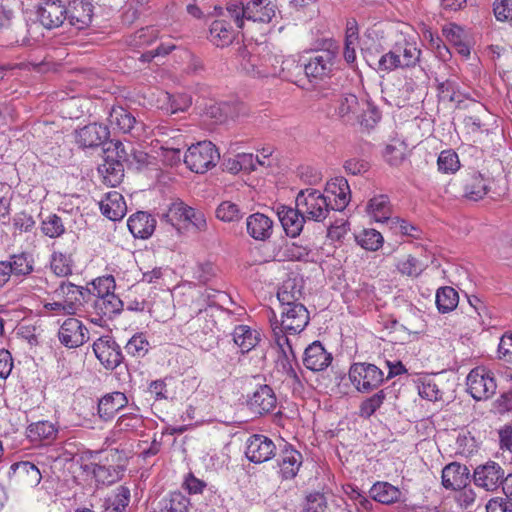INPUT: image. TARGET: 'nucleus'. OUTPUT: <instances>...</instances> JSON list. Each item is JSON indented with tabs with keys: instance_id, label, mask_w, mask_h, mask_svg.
I'll return each mask as SVG.
<instances>
[{
	"instance_id": "nucleus-47",
	"label": "nucleus",
	"mask_w": 512,
	"mask_h": 512,
	"mask_svg": "<svg viewBox=\"0 0 512 512\" xmlns=\"http://www.w3.org/2000/svg\"><path fill=\"white\" fill-rule=\"evenodd\" d=\"M356 241L362 248L376 251L383 244V236L375 229H365L356 236Z\"/></svg>"
},
{
	"instance_id": "nucleus-43",
	"label": "nucleus",
	"mask_w": 512,
	"mask_h": 512,
	"mask_svg": "<svg viewBox=\"0 0 512 512\" xmlns=\"http://www.w3.org/2000/svg\"><path fill=\"white\" fill-rule=\"evenodd\" d=\"M28 437L33 441L52 440L56 437L57 429L49 421L32 423L28 427Z\"/></svg>"
},
{
	"instance_id": "nucleus-42",
	"label": "nucleus",
	"mask_w": 512,
	"mask_h": 512,
	"mask_svg": "<svg viewBox=\"0 0 512 512\" xmlns=\"http://www.w3.org/2000/svg\"><path fill=\"white\" fill-rule=\"evenodd\" d=\"M157 37L158 30L152 26H147L130 35L127 43L134 49H140L151 45Z\"/></svg>"
},
{
	"instance_id": "nucleus-16",
	"label": "nucleus",
	"mask_w": 512,
	"mask_h": 512,
	"mask_svg": "<svg viewBox=\"0 0 512 512\" xmlns=\"http://www.w3.org/2000/svg\"><path fill=\"white\" fill-rule=\"evenodd\" d=\"M37 15L45 28L54 29L66 19V6L61 0H46L39 6Z\"/></svg>"
},
{
	"instance_id": "nucleus-64",
	"label": "nucleus",
	"mask_w": 512,
	"mask_h": 512,
	"mask_svg": "<svg viewBox=\"0 0 512 512\" xmlns=\"http://www.w3.org/2000/svg\"><path fill=\"white\" fill-rule=\"evenodd\" d=\"M325 509L326 501L322 494L314 493L307 496L306 512H324Z\"/></svg>"
},
{
	"instance_id": "nucleus-27",
	"label": "nucleus",
	"mask_w": 512,
	"mask_h": 512,
	"mask_svg": "<svg viewBox=\"0 0 512 512\" xmlns=\"http://www.w3.org/2000/svg\"><path fill=\"white\" fill-rule=\"evenodd\" d=\"M278 217L283 229L290 237L298 236L303 229L304 223L307 221L302 213L298 211V207L282 206L278 210Z\"/></svg>"
},
{
	"instance_id": "nucleus-40",
	"label": "nucleus",
	"mask_w": 512,
	"mask_h": 512,
	"mask_svg": "<svg viewBox=\"0 0 512 512\" xmlns=\"http://www.w3.org/2000/svg\"><path fill=\"white\" fill-rule=\"evenodd\" d=\"M189 500L180 492L171 493L158 503L154 512H188Z\"/></svg>"
},
{
	"instance_id": "nucleus-38",
	"label": "nucleus",
	"mask_w": 512,
	"mask_h": 512,
	"mask_svg": "<svg viewBox=\"0 0 512 512\" xmlns=\"http://www.w3.org/2000/svg\"><path fill=\"white\" fill-rule=\"evenodd\" d=\"M302 289L295 279H287L278 290L277 298L282 307L299 304L302 298Z\"/></svg>"
},
{
	"instance_id": "nucleus-17",
	"label": "nucleus",
	"mask_w": 512,
	"mask_h": 512,
	"mask_svg": "<svg viewBox=\"0 0 512 512\" xmlns=\"http://www.w3.org/2000/svg\"><path fill=\"white\" fill-rule=\"evenodd\" d=\"M93 18V5L90 0H72L66 8V19L77 29L88 27Z\"/></svg>"
},
{
	"instance_id": "nucleus-35",
	"label": "nucleus",
	"mask_w": 512,
	"mask_h": 512,
	"mask_svg": "<svg viewBox=\"0 0 512 512\" xmlns=\"http://www.w3.org/2000/svg\"><path fill=\"white\" fill-rule=\"evenodd\" d=\"M98 172L103 182L112 187L118 185L124 177V167L120 160L105 159V161L99 165Z\"/></svg>"
},
{
	"instance_id": "nucleus-56",
	"label": "nucleus",
	"mask_w": 512,
	"mask_h": 512,
	"mask_svg": "<svg viewBox=\"0 0 512 512\" xmlns=\"http://www.w3.org/2000/svg\"><path fill=\"white\" fill-rule=\"evenodd\" d=\"M397 269L404 275L416 277L421 274L424 267L418 259L411 255H407L398 261Z\"/></svg>"
},
{
	"instance_id": "nucleus-15",
	"label": "nucleus",
	"mask_w": 512,
	"mask_h": 512,
	"mask_svg": "<svg viewBox=\"0 0 512 512\" xmlns=\"http://www.w3.org/2000/svg\"><path fill=\"white\" fill-rule=\"evenodd\" d=\"M325 193L327 194L331 209L335 211L344 210L351 199L350 186L344 177H335L328 181Z\"/></svg>"
},
{
	"instance_id": "nucleus-36",
	"label": "nucleus",
	"mask_w": 512,
	"mask_h": 512,
	"mask_svg": "<svg viewBox=\"0 0 512 512\" xmlns=\"http://www.w3.org/2000/svg\"><path fill=\"white\" fill-rule=\"evenodd\" d=\"M94 309L97 315L111 319L121 313L123 310V302L115 293H112L100 297V299H96Z\"/></svg>"
},
{
	"instance_id": "nucleus-28",
	"label": "nucleus",
	"mask_w": 512,
	"mask_h": 512,
	"mask_svg": "<svg viewBox=\"0 0 512 512\" xmlns=\"http://www.w3.org/2000/svg\"><path fill=\"white\" fill-rule=\"evenodd\" d=\"M303 462L302 454L292 446H285L280 454L279 467L283 479H293Z\"/></svg>"
},
{
	"instance_id": "nucleus-8",
	"label": "nucleus",
	"mask_w": 512,
	"mask_h": 512,
	"mask_svg": "<svg viewBox=\"0 0 512 512\" xmlns=\"http://www.w3.org/2000/svg\"><path fill=\"white\" fill-rule=\"evenodd\" d=\"M349 379L358 392L368 393L384 382V372L366 362L354 363L349 369Z\"/></svg>"
},
{
	"instance_id": "nucleus-3",
	"label": "nucleus",
	"mask_w": 512,
	"mask_h": 512,
	"mask_svg": "<svg viewBox=\"0 0 512 512\" xmlns=\"http://www.w3.org/2000/svg\"><path fill=\"white\" fill-rule=\"evenodd\" d=\"M280 56L262 48L261 53L242 52V69L252 77H282L288 78L289 75L283 73L285 68L278 66Z\"/></svg>"
},
{
	"instance_id": "nucleus-29",
	"label": "nucleus",
	"mask_w": 512,
	"mask_h": 512,
	"mask_svg": "<svg viewBox=\"0 0 512 512\" xmlns=\"http://www.w3.org/2000/svg\"><path fill=\"white\" fill-rule=\"evenodd\" d=\"M489 190V180L480 173L472 172L463 179L464 197L471 201L481 200Z\"/></svg>"
},
{
	"instance_id": "nucleus-49",
	"label": "nucleus",
	"mask_w": 512,
	"mask_h": 512,
	"mask_svg": "<svg viewBox=\"0 0 512 512\" xmlns=\"http://www.w3.org/2000/svg\"><path fill=\"white\" fill-rule=\"evenodd\" d=\"M437 165L442 173H455L460 168L458 154L452 149L443 150L438 156Z\"/></svg>"
},
{
	"instance_id": "nucleus-58",
	"label": "nucleus",
	"mask_w": 512,
	"mask_h": 512,
	"mask_svg": "<svg viewBox=\"0 0 512 512\" xmlns=\"http://www.w3.org/2000/svg\"><path fill=\"white\" fill-rule=\"evenodd\" d=\"M192 227L195 231L201 232L207 229V221L205 214L200 211L190 207V210L187 212V218H185L184 229H188Z\"/></svg>"
},
{
	"instance_id": "nucleus-18",
	"label": "nucleus",
	"mask_w": 512,
	"mask_h": 512,
	"mask_svg": "<svg viewBox=\"0 0 512 512\" xmlns=\"http://www.w3.org/2000/svg\"><path fill=\"white\" fill-rule=\"evenodd\" d=\"M83 287L77 286L71 282L62 281L60 285L52 292L53 298L61 301L74 315L82 305L84 296Z\"/></svg>"
},
{
	"instance_id": "nucleus-9",
	"label": "nucleus",
	"mask_w": 512,
	"mask_h": 512,
	"mask_svg": "<svg viewBox=\"0 0 512 512\" xmlns=\"http://www.w3.org/2000/svg\"><path fill=\"white\" fill-rule=\"evenodd\" d=\"M466 385L467 391L477 401L491 398L497 389L493 372L483 366L476 367L469 372Z\"/></svg>"
},
{
	"instance_id": "nucleus-53",
	"label": "nucleus",
	"mask_w": 512,
	"mask_h": 512,
	"mask_svg": "<svg viewBox=\"0 0 512 512\" xmlns=\"http://www.w3.org/2000/svg\"><path fill=\"white\" fill-rule=\"evenodd\" d=\"M244 213L233 202L224 201L216 209V217L223 222L239 221Z\"/></svg>"
},
{
	"instance_id": "nucleus-45",
	"label": "nucleus",
	"mask_w": 512,
	"mask_h": 512,
	"mask_svg": "<svg viewBox=\"0 0 512 512\" xmlns=\"http://www.w3.org/2000/svg\"><path fill=\"white\" fill-rule=\"evenodd\" d=\"M6 261L14 276H27L34 269L33 260L27 253L11 255Z\"/></svg>"
},
{
	"instance_id": "nucleus-30",
	"label": "nucleus",
	"mask_w": 512,
	"mask_h": 512,
	"mask_svg": "<svg viewBox=\"0 0 512 512\" xmlns=\"http://www.w3.org/2000/svg\"><path fill=\"white\" fill-rule=\"evenodd\" d=\"M127 404L128 399L124 393L117 391L107 394L98 403V414L103 420L108 421Z\"/></svg>"
},
{
	"instance_id": "nucleus-37",
	"label": "nucleus",
	"mask_w": 512,
	"mask_h": 512,
	"mask_svg": "<svg viewBox=\"0 0 512 512\" xmlns=\"http://www.w3.org/2000/svg\"><path fill=\"white\" fill-rule=\"evenodd\" d=\"M277 347L279 349V356L276 363L278 370H281L286 375L285 380H290L292 382L298 381L297 373L293 367L295 355L290 341H288V345H285L284 347Z\"/></svg>"
},
{
	"instance_id": "nucleus-14",
	"label": "nucleus",
	"mask_w": 512,
	"mask_h": 512,
	"mask_svg": "<svg viewBox=\"0 0 512 512\" xmlns=\"http://www.w3.org/2000/svg\"><path fill=\"white\" fill-rule=\"evenodd\" d=\"M474 483L486 491L496 490L504 483V471L498 463L488 462L478 466L474 471Z\"/></svg>"
},
{
	"instance_id": "nucleus-50",
	"label": "nucleus",
	"mask_w": 512,
	"mask_h": 512,
	"mask_svg": "<svg viewBox=\"0 0 512 512\" xmlns=\"http://www.w3.org/2000/svg\"><path fill=\"white\" fill-rule=\"evenodd\" d=\"M91 293L96 299L115 293L116 283L112 275H104L94 279L91 283Z\"/></svg>"
},
{
	"instance_id": "nucleus-41",
	"label": "nucleus",
	"mask_w": 512,
	"mask_h": 512,
	"mask_svg": "<svg viewBox=\"0 0 512 512\" xmlns=\"http://www.w3.org/2000/svg\"><path fill=\"white\" fill-rule=\"evenodd\" d=\"M362 103L360 104L357 97L354 94H345L339 99V104L336 108L337 114L348 120H356Z\"/></svg>"
},
{
	"instance_id": "nucleus-4",
	"label": "nucleus",
	"mask_w": 512,
	"mask_h": 512,
	"mask_svg": "<svg viewBox=\"0 0 512 512\" xmlns=\"http://www.w3.org/2000/svg\"><path fill=\"white\" fill-rule=\"evenodd\" d=\"M421 50L408 40L397 42L393 49L378 60V70L390 72L398 68L414 67L420 60Z\"/></svg>"
},
{
	"instance_id": "nucleus-54",
	"label": "nucleus",
	"mask_w": 512,
	"mask_h": 512,
	"mask_svg": "<svg viewBox=\"0 0 512 512\" xmlns=\"http://www.w3.org/2000/svg\"><path fill=\"white\" fill-rule=\"evenodd\" d=\"M386 393L379 390L372 396L366 398L360 405V415L365 418L371 417L384 403Z\"/></svg>"
},
{
	"instance_id": "nucleus-24",
	"label": "nucleus",
	"mask_w": 512,
	"mask_h": 512,
	"mask_svg": "<svg viewBox=\"0 0 512 512\" xmlns=\"http://www.w3.org/2000/svg\"><path fill=\"white\" fill-rule=\"evenodd\" d=\"M231 18L227 11L221 13L210 25V41L216 46H227L234 40L235 33L232 25L227 21Z\"/></svg>"
},
{
	"instance_id": "nucleus-19",
	"label": "nucleus",
	"mask_w": 512,
	"mask_h": 512,
	"mask_svg": "<svg viewBox=\"0 0 512 512\" xmlns=\"http://www.w3.org/2000/svg\"><path fill=\"white\" fill-rule=\"evenodd\" d=\"M276 396L268 385H260L247 400L249 409L258 415L269 413L276 407Z\"/></svg>"
},
{
	"instance_id": "nucleus-6",
	"label": "nucleus",
	"mask_w": 512,
	"mask_h": 512,
	"mask_svg": "<svg viewBox=\"0 0 512 512\" xmlns=\"http://www.w3.org/2000/svg\"><path fill=\"white\" fill-rule=\"evenodd\" d=\"M337 68V51L330 48L313 52L303 64L304 72L310 81L330 78Z\"/></svg>"
},
{
	"instance_id": "nucleus-63",
	"label": "nucleus",
	"mask_w": 512,
	"mask_h": 512,
	"mask_svg": "<svg viewBox=\"0 0 512 512\" xmlns=\"http://www.w3.org/2000/svg\"><path fill=\"white\" fill-rule=\"evenodd\" d=\"M499 357L507 362H512V333H505L498 345Z\"/></svg>"
},
{
	"instance_id": "nucleus-52",
	"label": "nucleus",
	"mask_w": 512,
	"mask_h": 512,
	"mask_svg": "<svg viewBox=\"0 0 512 512\" xmlns=\"http://www.w3.org/2000/svg\"><path fill=\"white\" fill-rule=\"evenodd\" d=\"M85 470L90 471L95 480L98 483L109 485L116 481L117 473L115 469H111L110 467H105L99 464H87L84 467Z\"/></svg>"
},
{
	"instance_id": "nucleus-46",
	"label": "nucleus",
	"mask_w": 512,
	"mask_h": 512,
	"mask_svg": "<svg viewBox=\"0 0 512 512\" xmlns=\"http://www.w3.org/2000/svg\"><path fill=\"white\" fill-rule=\"evenodd\" d=\"M381 118V112L368 101L362 102L361 110L356 121L363 127L373 128Z\"/></svg>"
},
{
	"instance_id": "nucleus-55",
	"label": "nucleus",
	"mask_w": 512,
	"mask_h": 512,
	"mask_svg": "<svg viewBox=\"0 0 512 512\" xmlns=\"http://www.w3.org/2000/svg\"><path fill=\"white\" fill-rule=\"evenodd\" d=\"M41 230L46 236L56 238L65 232V227L61 217L50 214L42 221Z\"/></svg>"
},
{
	"instance_id": "nucleus-13",
	"label": "nucleus",
	"mask_w": 512,
	"mask_h": 512,
	"mask_svg": "<svg viewBox=\"0 0 512 512\" xmlns=\"http://www.w3.org/2000/svg\"><path fill=\"white\" fill-rule=\"evenodd\" d=\"M276 451L272 440L264 435H252L246 442V457L254 463H263L270 460Z\"/></svg>"
},
{
	"instance_id": "nucleus-33",
	"label": "nucleus",
	"mask_w": 512,
	"mask_h": 512,
	"mask_svg": "<svg viewBox=\"0 0 512 512\" xmlns=\"http://www.w3.org/2000/svg\"><path fill=\"white\" fill-rule=\"evenodd\" d=\"M367 214L376 222H390L391 205L387 195H376L371 198L366 206Z\"/></svg>"
},
{
	"instance_id": "nucleus-5",
	"label": "nucleus",
	"mask_w": 512,
	"mask_h": 512,
	"mask_svg": "<svg viewBox=\"0 0 512 512\" xmlns=\"http://www.w3.org/2000/svg\"><path fill=\"white\" fill-rule=\"evenodd\" d=\"M296 207L306 220L322 222L331 209L328 197L315 188L302 189L295 199Z\"/></svg>"
},
{
	"instance_id": "nucleus-11",
	"label": "nucleus",
	"mask_w": 512,
	"mask_h": 512,
	"mask_svg": "<svg viewBox=\"0 0 512 512\" xmlns=\"http://www.w3.org/2000/svg\"><path fill=\"white\" fill-rule=\"evenodd\" d=\"M58 338L65 347L77 348L89 340V332L80 320L70 317L60 326Z\"/></svg>"
},
{
	"instance_id": "nucleus-12",
	"label": "nucleus",
	"mask_w": 512,
	"mask_h": 512,
	"mask_svg": "<svg viewBox=\"0 0 512 512\" xmlns=\"http://www.w3.org/2000/svg\"><path fill=\"white\" fill-rule=\"evenodd\" d=\"M109 127L114 131L130 133L133 136H139L143 130L144 124L125 108L121 106L112 107L108 116Z\"/></svg>"
},
{
	"instance_id": "nucleus-2",
	"label": "nucleus",
	"mask_w": 512,
	"mask_h": 512,
	"mask_svg": "<svg viewBox=\"0 0 512 512\" xmlns=\"http://www.w3.org/2000/svg\"><path fill=\"white\" fill-rule=\"evenodd\" d=\"M227 13L241 29L245 20L269 23L276 15V5L270 0H250L246 4L232 0L227 4Z\"/></svg>"
},
{
	"instance_id": "nucleus-25",
	"label": "nucleus",
	"mask_w": 512,
	"mask_h": 512,
	"mask_svg": "<svg viewBox=\"0 0 512 512\" xmlns=\"http://www.w3.org/2000/svg\"><path fill=\"white\" fill-rule=\"evenodd\" d=\"M246 230L253 239L265 241L273 233V221L263 213H254L246 219Z\"/></svg>"
},
{
	"instance_id": "nucleus-21",
	"label": "nucleus",
	"mask_w": 512,
	"mask_h": 512,
	"mask_svg": "<svg viewBox=\"0 0 512 512\" xmlns=\"http://www.w3.org/2000/svg\"><path fill=\"white\" fill-rule=\"evenodd\" d=\"M109 137L107 126L92 123L76 131V142L82 148H92L101 145Z\"/></svg>"
},
{
	"instance_id": "nucleus-62",
	"label": "nucleus",
	"mask_w": 512,
	"mask_h": 512,
	"mask_svg": "<svg viewBox=\"0 0 512 512\" xmlns=\"http://www.w3.org/2000/svg\"><path fill=\"white\" fill-rule=\"evenodd\" d=\"M486 512H512V501L506 497L490 499L486 506Z\"/></svg>"
},
{
	"instance_id": "nucleus-20",
	"label": "nucleus",
	"mask_w": 512,
	"mask_h": 512,
	"mask_svg": "<svg viewBox=\"0 0 512 512\" xmlns=\"http://www.w3.org/2000/svg\"><path fill=\"white\" fill-rule=\"evenodd\" d=\"M331 362V353L327 352L319 341L313 342L304 351L303 364L311 371H323Z\"/></svg>"
},
{
	"instance_id": "nucleus-34",
	"label": "nucleus",
	"mask_w": 512,
	"mask_h": 512,
	"mask_svg": "<svg viewBox=\"0 0 512 512\" xmlns=\"http://www.w3.org/2000/svg\"><path fill=\"white\" fill-rule=\"evenodd\" d=\"M13 474L25 485L34 487L42 479V475L36 465L28 461L14 463L11 466Z\"/></svg>"
},
{
	"instance_id": "nucleus-39",
	"label": "nucleus",
	"mask_w": 512,
	"mask_h": 512,
	"mask_svg": "<svg viewBox=\"0 0 512 512\" xmlns=\"http://www.w3.org/2000/svg\"><path fill=\"white\" fill-rule=\"evenodd\" d=\"M190 207L181 201L172 203L167 212L163 214V219L174 227L177 231L184 229L185 218Z\"/></svg>"
},
{
	"instance_id": "nucleus-10",
	"label": "nucleus",
	"mask_w": 512,
	"mask_h": 512,
	"mask_svg": "<svg viewBox=\"0 0 512 512\" xmlns=\"http://www.w3.org/2000/svg\"><path fill=\"white\" fill-rule=\"evenodd\" d=\"M93 351L106 369L113 370L122 363L123 355L120 346L111 336L99 337L93 343Z\"/></svg>"
},
{
	"instance_id": "nucleus-44",
	"label": "nucleus",
	"mask_w": 512,
	"mask_h": 512,
	"mask_svg": "<svg viewBox=\"0 0 512 512\" xmlns=\"http://www.w3.org/2000/svg\"><path fill=\"white\" fill-rule=\"evenodd\" d=\"M459 296L452 287H442L436 293V304L440 312L446 313L455 309L458 305Z\"/></svg>"
},
{
	"instance_id": "nucleus-7",
	"label": "nucleus",
	"mask_w": 512,
	"mask_h": 512,
	"mask_svg": "<svg viewBox=\"0 0 512 512\" xmlns=\"http://www.w3.org/2000/svg\"><path fill=\"white\" fill-rule=\"evenodd\" d=\"M220 154L210 141L198 142L188 148L184 155V163L195 173H205L216 166Z\"/></svg>"
},
{
	"instance_id": "nucleus-59",
	"label": "nucleus",
	"mask_w": 512,
	"mask_h": 512,
	"mask_svg": "<svg viewBox=\"0 0 512 512\" xmlns=\"http://www.w3.org/2000/svg\"><path fill=\"white\" fill-rule=\"evenodd\" d=\"M418 393L422 398L429 401H438L442 399V392L431 378H426L421 382L418 386Z\"/></svg>"
},
{
	"instance_id": "nucleus-32",
	"label": "nucleus",
	"mask_w": 512,
	"mask_h": 512,
	"mask_svg": "<svg viewBox=\"0 0 512 512\" xmlns=\"http://www.w3.org/2000/svg\"><path fill=\"white\" fill-rule=\"evenodd\" d=\"M369 493L373 500L385 505L396 503L402 497V492L398 487L382 481L373 484Z\"/></svg>"
},
{
	"instance_id": "nucleus-61",
	"label": "nucleus",
	"mask_w": 512,
	"mask_h": 512,
	"mask_svg": "<svg viewBox=\"0 0 512 512\" xmlns=\"http://www.w3.org/2000/svg\"><path fill=\"white\" fill-rule=\"evenodd\" d=\"M493 11L496 19L501 22L512 20V0H495Z\"/></svg>"
},
{
	"instance_id": "nucleus-26",
	"label": "nucleus",
	"mask_w": 512,
	"mask_h": 512,
	"mask_svg": "<svg viewBox=\"0 0 512 512\" xmlns=\"http://www.w3.org/2000/svg\"><path fill=\"white\" fill-rule=\"evenodd\" d=\"M129 231L135 238H149L156 227V220L147 212H137L131 215L127 221Z\"/></svg>"
},
{
	"instance_id": "nucleus-51",
	"label": "nucleus",
	"mask_w": 512,
	"mask_h": 512,
	"mask_svg": "<svg viewBox=\"0 0 512 512\" xmlns=\"http://www.w3.org/2000/svg\"><path fill=\"white\" fill-rule=\"evenodd\" d=\"M51 269L57 276H67L72 273L71 255L62 252H54L51 257Z\"/></svg>"
},
{
	"instance_id": "nucleus-57",
	"label": "nucleus",
	"mask_w": 512,
	"mask_h": 512,
	"mask_svg": "<svg viewBox=\"0 0 512 512\" xmlns=\"http://www.w3.org/2000/svg\"><path fill=\"white\" fill-rule=\"evenodd\" d=\"M192 227L195 231L201 232L207 229V221L205 214L200 211L190 207V210L187 212V218H185L184 229H188Z\"/></svg>"
},
{
	"instance_id": "nucleus-22",
	"label": "nucleus",
	"mask_w": 512,
	"mask_h": 512,
	"mask_svg": "<svg viewBox=\"0 0 512 512\" xmlns=\"http://www.w3.org/2000/svg\"><path fill=\"white\" fill-rule=\"evenodd\" d=\"M469 469L457 462L446 465L442 470V484L446 489L458 490L467 486Z\"/></svg>"
},
{
	"instance_id": "nucleus-31",
	"label": "nucleus",
	"mask_w": 512,
	"mask_h": 512,
	"mask_svg": "<svg viewBox=\"0 0 512 512\" xmlns=\"http://www.w3.org/2000/svg\"><path fill=\"white\" fill-rule=\"evenodd\" d=\"M232 337L242 353L251 351L260 341L259 331L248 325L236 326L232 332Z\"/></svg>"
},
{
	"instance_id": "nucleus-48",
	"label": "nucleus",
	"mask_w": 512,
	"mask_h": 512,
	"mask_svg": "<svg viewBox=\"0 0 512 512\" xmlns=\"http://www.w3.org/2000/svg\"><path fill=\"white\" fill-rule=\"evenodd\" d=\"M150 349L146 336L142 333L133 335L125 346V351L132 357L142 358Z\"/></svg>"
},
{
	"instance_id": "nucleus-1",
	"label": "nucleus",
	"mask_w": 512,
	"mask_h": 512,
	"mask_svg": "<svg viewBox=\"0 0 512 512\" xmlns=\"http://www.w3.org/2000/svg\"><path fill=\"white\" fill-rule=\"evenodd\" d=\"M282 319H270L273 341L277 346L288 345L287 334L296 335L302 332L308 325L310 317L304 304H294L282 307Z\"/></svg>"
},
{
	"instance_id": "nucleus-23",
	"label": "nucleus",
	"mask_w": 512,
	"mask_h": 512,
	"mask_svg": "<svg viewBox=\"0 0 512 512\" xmlns=\"http://www.w3.org/2000/svg\"><path fill=\"white\" fill-rule=\"evenodd\" d=\"M100 210L109 220H121L127 213L124 197L117 191H110L99 202Z\"/></svg>"
},
{
	"instance_id": "nucleus-60",
	"label": "nucleus",
	"mask_w": 512,
	"mask_h": 512,
	"mask_svg": "<svg viewBox=\"0 0 512 512\" xmlns=\"http://www.w3.org/2000/svg\"><path fill=\"white\" fill-rule=\"evenodd\" d=\"M130 502V491L124 486L116 488L113 496L109 498L110 507L116 512H122Z\"/></svg>"
}]
</instances>
